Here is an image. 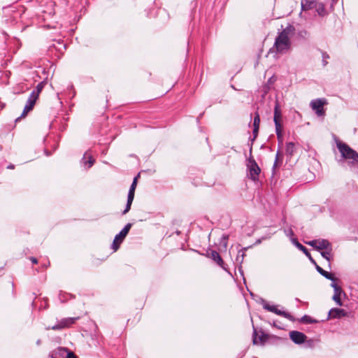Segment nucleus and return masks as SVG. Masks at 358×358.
<instances>
[{
	"label": "nucleus",
	"instance_id": "1",
	"mask_svg": "<svg viewBox=\"0 0 358 358\" xmlns=\"http://www.w3.org/2000/svg\"><path fill=\"white\" fill-rule=\"evenodd\" d=\"M274 47L278 53H286L291 48L289 37L278 34L275 39Z\"/></svg>",
	"mask_w": 358,
	"mask_h": 358
},
{
	"label": "nucleus",
	"instance_id": "2",
	"mask_svg": "<svg viewBox=\"0 0 358 358\" xmlns=\"http://www.w3.org/2000/svg\"><path fill=\"white\" fill-rule=\"evenodd\" d=\"M260 303L264 310L272 312L278 315L282 316L288 319L289 321H294V317L289 313L278 309L277 306L270 305L265 299L262 298H260Z\"/></svg>",
	"mask_w": 358,
	"mask_h": 358
},
{
	"label": "nucleus",
	"instance_id": "3",
	"mask_svg": "<svg viewBox=\"0 0 358 358\" xmlns=\"http://www.w3.org/2000/svg\"><path fill=\"white\" fill-rule=\"evenodd\" d=\"M247 167L249 172V178L253 181L257 180L259 175L261 172V169L256 161L252 157V155H250L249 158L248 159Z\"/></svg>",
	"mask_w": 358,
	"mask_h": 358
},
{
	"label": "nucleus",
	"instance_id": "4",
	"mask_svg": "<svg viewBox=\"0 0 358 358\" xmlns=\"http://www.w3.org/2000/svg\"><path fill=\"white\" fill-rule=\"evenodd\" d=\"M79 317L63 318L57 321V323L55 325L46 327L45 330L52 329L55 331H59L65 328H69L79 320Z\"/></svg>",
	"mask_w": 358,
	"mask_h": 358
},
{
	"label": "nucleus",
	"instance_id": "5",
	"mask_svg": "<svg viewBox=\"0 0 358 358\" xmlns=\"http://www.w3.org/2000/svg\"><path fill=\"white\" fill-rule=\"evenodd\" d=\"M336 146L338 150L341 154V157L344 159H354V157L357 154V152L351 148L348 145L345 143L340 141L339 140L336 141Z\"/></svg>",
	"mask_w": 358,
	"mask_h": 358
},
{
	"label": "nucleus",
	"instance_id": "6",
	"mask_svg": "<svg viewBox=\"0 0 358 358\" xmlns=\"http://www.w3.org/2000/svg\"><path fill=\"white\" fill-rule=\"evenodd\" d=\"M327 104V101L324 98L313 99L310 102V106L317 116L322 117L325 115L324 106Z\"/></svg>",
	"mask_w": 358,
	"mask_h": 358
},
{
	"label": "nucleus",
	"instance_id": "7",
	"mask_svg": "<svg viewBox=\"0 0 358 358\" xmlns=\"http://www.w3.org/2000/svg\"><path fill=\"white\" fill-rule=\"evenodd\" d=\"M269 338V335L268 334H265L264 331H261V335L259 336L257 339V331L255 327H253V334H252V343L253 345H264L265 343L268 341Z\"/></svg>",
	"mask_w": 358,
	"mask_h": 358
},
{
	"label": "nucleus",
	"instance_id": "8",
	"mask_svg": "<svg viewBox=\"0 0 358 358\" xmlns=\"http://www.w3.org/2000/svg\"><path fill=\"white\" fill-rule=\"evenodd\" d=\"M289 335L292 341L297 345L303 344L307 339L306 334L299 331H291Z\"/></svg>",
	"mask_w": 358,
	"mask_h": 358
},
{
	"label": "nucleus",
	"instance_id": "9",
	"mask_svg": "<svg viewBox=\"0 0 358 358\" xmlns=\"http://www.w3.org/2000/svg\"><path fill=\"white\" fill-rule=\"evenodd\" d=\"M346 315L347 312L345 310L338 308H332L329 310L326 320H329L330 319H341Z\"/></svg>",
	"mask_w": 358,
	"mask_h": 358
},
{
	"label": "nucleus",
	"instance_id": "10",
	"mask_svg": "<svg viewBox=\"0 0 358 358\" xmlns=\"http://www.w3.org/2000/svg\"><path fill=\"white\" fill-rule=\"evenodd\" d=\"M291 242L296 248L301 251L308 258L312 264H315V260L312 257L308 250L304 245L300 243L296 238H292Z\"/></svg>",
	"mask_w": 358,
	"mask_h": 358
},
{
	"label": "nucleus",
	"instance_id": "11",
	"mask_svg": "<svg viewBox=\"0 0 358 358\" xmlns=\"http://www.w3.org/2000/svg\"><path fill=\"white\" fill-rule=\"evenodd\" d=\"M282 117L281 110L280 109V105L278 101H275L274 106V116H273V122L275 124V127H281L280 120Z\"/></svg>",
	"mask_w": 358,
	"mask_h": 358
},
{
	"label": "nucleus",
	"instance_id": "12",
	"mask_svg": "<svg viewBox=\"0 0 358 358\" xmlns=\"http://www.w3.org/2000/svg\"><path fill=\"white\" fill-rule=\"evenodd\" d=\"M69 350L66 348L59 347L52 351L49 357L50 358H66V355L67 354Z\"/></svg>",
	"mask_w": 358,
	"mask_h": 358
},
{
	"label": "nucleus",
	"instance_id": "13",
	"mask_svg": "<svg viewBox=\"0 0 358 358\" xmlns=\"http://www.w3.org/2000/svg\"><path fill=\"white\" fill-rule=\"evenodd\" d=\"M206 256L213 259L215 262H216L217 265H221L222 264H223L222 258L221 257L220 254L215 250L208 249L206 251Z\"/></svg>",
	"mask_w": 358,
	"mask_h": 358
},
{
	"label": "nucleus",
	"instance_id": "14",
	"mask_svg": "<svg viewBox=\"0 0 358 358\" xmlns=\"http://www.w3.org/2000/svg\"><path fill=\"white\" fill-rule=\"evenodd\" d=\"M35 103V101L27 99L21 115L15 119V122H18L20 118L27 116V115L33 110Z\"/></svg>",
	"mask_w": 358,
	"mask_h": 358
},
{
	"label": "nucleus",
	"instance_id": "15",
	"mask_svg": "<svg viewBox=\"0 0 358 358\" xmlns=\"http://www.w3.org/2000/svg\"><path fill=\"white\" fill-rule=\"evenodd\" d=\"M325 250H332L331 243L327 239H318L317 251L320 252Z\"/></svg>",
	"mask_w": 358,
	"mask_h": 358
},
{
	"label": "nucleus",
	"instance_id": "16",
	"mask_svg": "<svg viewBox=\"0 0 358 358\" xmlns=\"http://www.w3.org/2000/svg\"><path fill=\"white\" fill-rule=\"evenodd\" d=\"M94 159L93 158V157L92 155H88V151L85 152V154L83 155V157L81 159V162L85 165V166H87V169H90V167H92L93 166V164H94Z\"/></svg>",
	"mask_w": 358,
	"mask_h": 358
},
{
	"label": "nucleus",
	"instance_id": "17",
	"mask_svg": "<svg viewBox=\"0 0 358 358\" xmlns=\"http://www.w3.org/2000/svg\"><path fill=\"white\" fill-rule=\"evenodd\" d=\"M295 144L293 142H288L285 146V155L287 160H290L295 152Z\"/></svg>",
	"mask_w": 358,
	"mask_h": 358
},
{
	"label": "nucleus",
	"instance_id": "18",
	"mask_svg": "<svg viewBox=\"0 0 358 358\" xmlns=\"http://www.w3.org/2000/svg\"><path fill=\"white\" fill-rule=\"evenodd\" d=\"M125 238H126L125 236H119V233L117 234H116L114 238L113 242L111 245V248L114 251H117L119 249L121 243L123 242V241L124 240Z\"/></svg>",
	"mask_w": 358,
	"mask_h": 358
},
{
	"label": "nucleus",
	"instance_id": "19",
	"mask_svg": "<svg viewBox=\"0 0 358 358\" xmlns=\"http://www.w3.org/2000/svg\"><path fill=\"white\" fill-rule=\"evenodd\" d=\"M30 89V87L28 86L26 83H19L15 87H13V92L15 94H22L26 92Z\"/></svg>",
	"mask_w": 358,
	"mask_h": 358
},
{
	"label": "nucleus",
	"instance_id": "20",
	"mask_svg": "<svg viewBox=\"0 0 358 358\" xmlns=\"http://www.w3.org/2000/svg\"><path fill=\"white\" fill-rule=\"evenodd\" d=\"M341 294L345 295L342 288L339 289L338 290H334V294L332 297V299L339 306H343V302L341 299Z\"/></svg>",
	"mask_w": 358,
	"mask_h": 358
},
{
	"label": "nucleus",
	"instance_id": "21",
	"mask_svg": "<svg viewBox=\"0 0 358 358\" xmlns=\"http://www.w3.org/2000/svg\"><path fill=\"white\" fill-rule=\"evenodd\" d=\"M315 4V0H301V8L303 10H307L313 8Z\"/></svg>",
	"mask_w": 358,
	"mask_h": 358
},
{
	"label": "nucleus",
	"instance_id": "22",
	"mask_svg": "<svg viewBox=\"0 0 358 358\" xmlns=\"http://www.w3.org/2000/svg\"><path fill=\"white\" fill-rule=\"evenodd\" d=\"M294 31L295 27L292 24H288V25L279 34L283 36H287L289 37V36L294 34Z\"/></svg>",
	"mask_w": 358,
	"mask_h": 358
},
{
	"label": "nucleus",
	"instance_id": "23",
	"mask_svg": "<svg viewBox=\"0 0 358 358\" xmlns=\"http://www.w3.org/2000/svg\"><path fill=\"white\" fill-rule=\"evenodd\" d=\"M331 251L332 250H325L320 252L322 257L328 262L329 267L331 266Z\"/></svg>",
	"mask_w": 358,
	"mask_h": 358
},
{
	"label": "nucleus",
	"instance_id": "24",
	"mask_svg": "<svg viewBox=\"0 0 358 358\" xmlns=\"http://www.w3.org/2000/svg\"><path fill=\"white\" fill-rule=\"evenodd\" d=\"M316 11L320 16H324L327 15L325 6L323 3H318L316 6Z\"/></svg>",
	"mask_w": 358,
	"mask_h": 358
},
{
	"label": "nucleus",
	"instance_id": "25",
	"mask_svg": "<svg viewBox=\"0 0 358 358\" xmlns=\"http://www.w3.org/2000/svg\"><path fill=\"white\" fill-rule=\"evenodd\" d=\"M248 248H243L238 250L236 261L241 265L243 262L244 257L245 256V251Z\"/></svg>",
	"mask_w": 358,
	"mask_h": 358
},
{
	"label": "nucleus",
	"instance_id": "26",
	"mask_svg": "<svg viewBox=\"0 0 358 358\" xmlns=\"http://www.w3.org/2000/svg\"><path fill=\"white\" fill-rule=\"evenodd\" d=\"M275 133L278 141V147L280 148L283 143V137H282V127L278 128L275 127Z\"/></svg>",
	"mask_w": 358,
	"mask_h": 358
},
{
	"label": "nucleus",
	"instance_id": "27",
	"mask_svg": "<svg viewBox=\"0 0 358 358\" xmlns=\"http://www.w3.org/2000/svg\"><path fill=\"white\" fill-rule=\"evenodd\" d=\"M302 323L304 324H315L317 323V320L312 318L310 316L304 315L300 320Z\"/></svg>",
	"mask_w": 358,
	"mask_h": 358
},
{
	"label": "nucleus",
	"instance_id": "28",
	"mask_svg": "<svg viewBox=\"0 0 358 358\" xmlns=\"http://www.w3.org/2000/svg\"><path fill=\"white\" fill-rule=\"evenodd\" d=\"M229 237V236L228 234H223L220 239V245L224 250H226L227 248Z\"/></svg>",
	"mask_w": 358,
	"mask_h": 358
},
{
	"label": "nucleus",
	"instance_id": "29",
	"mask_svg": "<svg viewBox=\"0 0 358 358\" xmlns=\"http://www.w3.org/2000/svg\"><path fill=\"white\" fill-rule=\"evenodd\" d=\"M132 224L131 223H127L123 229L119 232V236H127L130 229L131 228Z\"/></svg>",
	"mask_w": 358,
	"mask_h": 358
},
{
	"label": "nucleus",
	"instance_id": "30",
	"mask_svg": "<svg viewBox=\"0 0 358 358\" xmlns=\"http://www.w3.org/2000/svg\"><path fill=\"white\" fill-rule=\"evenodd\" d=\"M132 224L131 223H127L123 229L119 232V236H127L130 229L131 228Z\"/></svg>",
	"mask_w": 358,
	"mask_h": 358
},
{
	"label": "nucleus",
	"instance_id": "31",
	"mask_svg": "<svg viewBox=\"0 0 358 358\" xmlns=\"http://www.w3.org/2000/svg\"><path fill=\"white\" fill-rule=\"evenodd\" d=\"M132 224L131 223H127L123 229L119 232V236H127L130 229L131 228Z\"/></svg>",
	"mask_w": 358,
	"mask_h": 358
},
{
	"label": "nucleus",
	"instance_id": "32",
	"mask_svg": "<svg viewBox=\"0 0 358 358\" xmlns=\"http://www.w3.org/2000/svg\"><path fill=\"white\" fill-rule=\"evenodd\" d=\"M47 84V80H44L40 82L34 90V91L39 96V94L41 92L45 85Z\"/></svg>",
	"mask_w": 358,
	"mask_h": 358
},
{
	"label": "nucleus",
	"instance_id": "33",
	"mask_svg": "<svg viewBox=\"0 0 358 358\" xmlns=\"http://www.w3.org/2000/svg\"><path fill=\"white\" fill-rule=\"evenodd\" d=\"M320 275L324 277L326 279H328L331 281L334 282L336 280V278H335L333 273H329L325 270L322 271Z\"/></svg>",
	"mask_w": 358,
	"mask_h": 358
},
{
	"label": "nucleus",
	"instance_id": "34",
	"mask_svg": "<svg viewBox=\"0 0 358 358\" xmlns=\"http://www.w3.org/2000/svg\"><path fill=\"white\" fill-rule=\"evenodd\" d=\"M282 155L280 153V151L278 149L277 150V152L275 155V162H274V164L273 166V170H274L275 169V167L278 166V162H280V161L282 162Z\"/></svg>",
	"mask_w": 358,
	"mask_h": 358
},
{
	"label": "nucleus",
	"instance_id": "35",
	"mask_svg": "<svg viewBox=\"0 0 358 358\" xmlns=\"http://www.w3.org/2000/svg\"><path fill=\"white\" fill-rule=\"evenodd\" d=\"M133 201H134V199L127 197V201L125 208L122 213V215L127 214L130 210Z\"/></svg>",
	"mask_w": 358,
	"mask_h": 358
},
{
	"label": "nucleus",
	"instance_id": "36",
	"mask_svg": "<svg viewBox=\"0 0 358 358\" xmlns=\"http://www.w3.org/2000/svg\"><path fill=\"white\" fill-rule=\"evenodd\" d=\"M260 117L257 112L255 113L253 117V127L259 128Z\"/></svg>",
	"mask_w": 358,
	"mask_h": 358
},
{
	"label": "nucleus",
	"instance_id": "37",
	"mask_svg": "<svg viewBox=\"0 0 358 358\" xmlns=\"http://www.w3.org/2000/svg\"><path fill=\"white\" fill-rule=\"evenodd\" d=\"M136 186L137 185H132V184L131 185L129 192H128V194H127L128 198L134 199L135 190H136Z\"/></svg>",
	"mask_w": 358,
	"mask_h": 358
},
{
	"label": "nucleus",
	"instance_id": "38",
	"mask_svg": "<svg viewBox=\"0 0 358 358\" xmlns=\"http://www.w3.org/2000/svg\"><path fill=\"white\" fill-rule=\"evenodd\" d=\"M69 296H72L71 294H67V293H63V292H60L59 294V299L60 300V301L62 303H64L66 302L67 300H68V297Z\"/></svg>",
	"mask_w": 358,
	"mask_h": 358
},
{
	"label": "nucleus",
	"instance_id": "39",
	"mask_svg": "<svg viewBox=\"0 0 358 358\" xmlns=\"http://www.w3.org/2000/svg\"><path fill=\"white\" fill-rule=\"evenodd\" d=\"M305 348H313L315 346V341L313 339L306 340L303 343Z\"/></svg>",
	"mask_w": 358,
	"mask_h": 358
},
{
	"label": "nucleus",
	"instance_id": "40",
	"mask_svg": "<svg viewBox=\"0 0 358 358\" xmlns=\"http://www.w3.org/2000/svg\"><path fill=\"white\" fill-rule=\"evenodd\" d=\"M284 233L285 234V235L289 237L290 239L292 238H294V231L292 230V227H289V229H285Z\"/></svg>",
	"mask_w": 358,
	"mask_h": 358
},
{
	"label": "nucleus",
	"instance_id": "41",
	"mask_svg": "<svg viewBox=\"0 0 358 358\" xmlns=\"http://www.w3.org/2000/svg\"><path fill=\"white\" fill-rule=\"evenodd\" d=\"M317 243L318 240L316 239L305 242L306 244L313 247L316 250L317 247Z\"/></svg>",
	"mask_w": 358,
	"mask_h": 358
},
{
	"label": "nucleus",
	"instance_id": "42",
	"mask_svg": "<svg viewBox=\"0 0 358 358\" xmlns=\"http://www.w3.org/2000/svg\"><path fill=\"white\" fill-rule=\"evenodd\" d=\"M322 65L324 66H325L328 64L327 59L329 58V55L326 52H322Z\"/></svg>",
	"mask_w": 358,
	"mask_h": 358
},
{
	"label": "nucleus",
	"instance_id": "43",
	"mask_svg": "<svg viewBox=\"0 0 358 358\" xmlns=\"http://www.w3.org/2000/svg\"><path fill=\"white\" fill-rule=\"evenodd\" d=\"M38 95L33 90L29 96L28 100L36 102Z\"/></svg>",
	"mask_w": 358,
	"mask_h": 358
},
{
	"label": "nucleus",
	"instance_id": "44",
	"mask_svg": "<svg viewBox=\"0 0 358 358\" xmlns=\"http://www.w3.org/2000/svg\"><path fill=\"white\" fill-rule=\"evenodd\" d=\"M331 287L334 289V291L338 290L339 289L342 288L337 283H336V281H334V282L331 281Z\"/></svg>",
	"mask_w": 358,
	"mask_h": 358
},
{
	"label": "nucleus",
	"instance_id": "45",
	"mask_svg": "<svg viewBox=\"0 0 358 358\" xmlns=\"http://www.w3.org/2000/svg\"><path fill=\"white\" fill-rule=\"evenodd\" d=\"M66 358H78V357L75 355V354L73 352L69 350L67 354L66 355Z\"/></svg>",
	"mask_w": 358,
	"mask_h": 358
},
{
	"label": "nucleus",
	"instance_id": "46",
	"mask_svg": "<svg viewBox=\"0 0 358 358\" xmlns=\"http://www.w3.org/2000/svg\"><path fill=\"white\" fill-rule=\"evenodd\" d=\"M220 267H222V268L223 270H224L225 271H227L229 275H232V274L230 273V271L228 270V268L227 266V265L224 264V262H223V264H222L221 265H219Z\"/></svg>",
	"mask_w": 358,
	"mask_h": 358
},
{
	"label": "nucleus",
	"instance_id": "47",
	"mask_svg": "<svg viewBox=\"0 0 358 358\" xmlns=\"http://www.w3.org/2000/svg\"><path fill=\"white\" fill-rule=\"evenodd\" d=\"M315 267V269L317 270V271L320 274L322 273V271H324V269L320 267L317 264V262H315V264H313Z\"/></svg>",
	"mask_w": 358,
	"mask_h": 358
},
{
	"label": "nucleus",
	"instance_id": "48",
	"mask_svg": "<svg viewBox=\"0 0 358 358\" xmlns=\"http://www.w3.org/2000/svg\"><path fill=\"white\" fill-rule=\"evenodd\" d=\"M259 128L253 127L252 135L254 136V138H256L257 137L258 133H259Z\"/></svg>",
	"mask_w": 358,
	"mask_h": 358
},
{
	"label": "nucleus",
	"instance_id": "49",
	"mask_svg": "<svg viewBox=\"0 0 358 358\" xmlns=\"http://www.w3.org/2000/svg\"><path fill=\"white\" fill-rule=\"evenodd\" d=\"M256 138H254V136L252 138H250V140L251 141V143L249 145H250V149H249V151H250V155H252V144H253V142L255 141Z\"/></svg>",
	"mask_w": 358,
	"mask_h": 358
},
{
	"label": "nucleus",
	"instance_id": "50",
	"mask_svg": "<svg viewBox=\"0 0 358 358\" xmlns=\"http://www.w3.org/2000/svg\"><path fill=\"white\" fill-rule=\"evenodd\" d=\"M140 174L138 173L136 176H135L132 181V185H137L138 178H139Z\"/></svg>",
	"mask_w": 358,
	"mask_h": 358
},
{
	"label": "nucleus",
	"instance_id": "51",
	"mask_svg": "<svg viewBox=\"0 0 358 358\" xmlns=\"http://www.w3.org/2000/svg\"><path fill=\"white\" fill-rule=\"evenodd\" d=\"M354 162H357L358 163V153L357 152L355 155V156L354 157V159H352V161L351 163H354Z\"/></svg>",
	"mask_w": 358,
	"mask_h": 358
},
{
	"label": "nucleus",
	"instance_id": "52",
	"mask_svg": "<svg viewBox=\"0 0 358 358\" xmlns=\"http://www.w3.org/2000/svg\"><path fill=\"white\" fill-rule=\"evenodd\" d=\"M30 260L33 264L38 263V259L36 257H30Z\"/></svg>",
	"mask_w": 358,
	"mask_h": 358
},
{
	"label": "nucleus",
	"instance_id": "53",
	"mask_svg": "<svg viewBox=\"0 0 358 358\" xmlns=\"http://www.w3.org/2000/svg\"><path fill=\"white\" fill-rule=\"evenodd\" d=\"M203 113H201L197 117H196V122L198 124H199L200 122V119L201 118V117L203 116Z\"/></svg>",
	"mask_w": 358,
	"mask_h": 358
},
{
	"label": "nucleus",
	"instance_id": "54",
	"mask_svg": "<svg viewBox=\"0 0 358 358\" xmlns=\"http://www.w3.org/2000/svg\"><path fill=\"white\" fill-rule=\"evenodd\" d=\"M238 271H239V272H240L241 275L243 276V269H242V266H241V265H240V266H239V267H238Z\"/></svg>",
	"mask_w": 358,
	"mask_h": 358
},
{
	"label": "nucleus",
	"instance_id": "55",
	"mask_svg": "<svg viewBox=\"0 0 358 358\" xmlns=\"http://www.w3.org/2000/svg\"><path fill=\"white\" fill-rule=\"evenodd\" d=\"M273 326L276 327V328H278V329H282L281 327L278 326V324H276L275 322H273Z\"/></svg>",
	"mask_w": 358,
	"mask_h": 358
},
{
	"label": "nucleus",
	"instance_id": "56",
	"mask_svg": "<svg viewBox=\"0 0 358 358\" xmlns=\"http://www.w3.org/2000/svg\"><path fill=\"white\" fill-rule=\"evenodd\" d=\"M15 168V166L12 164H10L8 166H7V169H13Z\"/></svg>",
	"mask_w": 358,
	"mask_h": 358
},
{
	"label": "nucleus",
	"instance_id": "57",
	"mask_svg": "<svg viewBox=\"0 0 358 358\" xmlns=\"http://www.w3.org/2000/svg\"><path fill=\"white\" fill-rule=\"evenodd\" d=\"M41 341L40 339L37 340V341H36V345H41Z\"/></svg>",
	"mask_w": 358,
	"mask_h": 358
},
{
	"label": "nucleus",
	"instance_id": "58",
	"mask_svg": "<svg viewBox=\"0 0 358 358\" xmlns=\"http://www.w3.org/2000/svg\"><path fill=\"white\" fill-rule=\"evenodd\" d=\"M45 154H46V155H48V156H49V155H50V152H48V151H45Z\"/></svg>",
	"mask_w": 358,
	"mask_h": 358
},
{
	"label": "nucleus",
	"instance_id": "59",
	"mask_svg": "<svg viewBox=\"0 0 358 358\" xmlns=\"http://www.w3.org/2000/svg\"><path fill=\"white\" fill-rule=\"evenodd\" d=\"M301 34H302V33H304L305 34H307L306 31H301Z\"/></svg>",
	"mask_w": 358,
	"mask_h": 358
},
{
	"label": "nucleus",
	"instance_id": "60",
	"mask_svg": "<svg viewBox=\"0 0 358 358\" xmlns=\"http://www.w3.org/2000/svg\"><path fill=\"white\" fill-rule=\"evenodd\" d=\"M176 234L178 235L180 234V232L179 231H176Z\"/></svg>",
	"mask_w": 358,
	"mask_h": 358
},
{
	"label": "nucleus",
	"instance_id": "61",
	"mask_svg": "<svg viewBox=\"0 0 358 358\" xmlns=\"http://www.w3.org/2000/svg\"><path fill=\"white\" fill-rule=\"evenodd\" d=\"M333 3L336 2L337 0H332Z\"/></svg>",
	"mask_w": 358,
	"mask_h": 358
},
{
	"label": "nucleus",
	"instance_id": "62",
	"mask_svg": "<svg viewBox=\"0 0 358 358\" xmlns=\"http://www.w3.org/2000/svg\"><path fill=\"white\" fill-rule=\"evenodd\" d=\"M254 358H257V357H254Z\"/></svg>",
	"mask_w": 358,
	"mask_h": 358
}]
</instances>
